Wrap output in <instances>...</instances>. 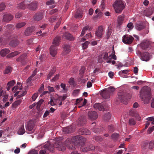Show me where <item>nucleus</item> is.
Masks as SVG:
<instances>
[{"instance_id":"f257e3e1","label":"nucleus","mask_w":154,"mask_h":154,"mask_svg":"<svg viewBox=\"0 0 154 154\" xmlns=\"http://www.w3.org/2000/svg\"><path fill=\"white\" fill-rule=\"evenodd\" d=\"M86 141V139L84 137L78 135L67 138L65 142V144L69 149H74L76 148L77 142L84 143Z\"/></svg>"},{"instance_id":"f03ea898","label":"nucleus","mask_w":154,"mask_h":154,"mask_svg":"<svg viewBox=\"0 0 154 154\" xmlns=\"http://www.w3.org/2000/svg\"><path fill=\"white\" fill-rule=\"evenodd\" d=\"M140 96L141 100L145 104H147L149 102L151 98V93L150 88L148 86H144L142 88L140 92Z\"/></svg>"},{"instance_id":"7ed1b4c3","label":"nucleus","mask_w":154,"mask_h":154,"mask_svg":"<svg viewBox=\"0 0 154 154\" xmlns=\"http://www.w3.org/2000/svg\"><path fill=\"white\" fill-rule=\"evenodd\" d=\"M125 3L121 0H116L113 4V7L116 13H121L125 8Z\"/></svg>"},{"instance_id":"20e7f679","label":"nucleus","mask_w":154,"mask_h":154,"mask_svg":"<svg viewBox=\"0 0 154 154\" xmlns=\"http://www.w3.org/2000/svg\"><path fill=\"white\" fill-rule=\"evenodd\" d=\"M131 98V94L126 92H120L118 94L117 100L124 104L127 103L128 99Z\"/></svg>"},{"instance_id":"39448f33","label":"nucleus","mask_w":154,"mask_h":154,"mask_svg":"<svg viewBox=\"0 0 154 154\" xmlns=\"http://www.w3.org/2000/svg\"><path fill=\"white\" fill-rule=\"evenodd\" d=\"M115 91V88L112 86L109 87L107 89H104L100 93V95L105 99H108L110 98Z\"/></svg>"},{"instance_id":"423d86ee","label":"nucleus","mask_w":154,"mask_h":154,"mask_svg":"<svg viewBox=\"0 0 154 154\" xmlns=\"http://www.w3.org/2000/svg\"><path fill=\"white\" fill-rule=\"evenodd\" d=\"M52 152L53 151V144L47 142L43 146L39 152V154H46L47 153V151Z\"/></svg>"},{"instance_id":"0eeeda50","label":"nucleus","mask_w":154,"mask_h":154,"mask_svg":"<svg viewBox=\"0 0 154 154\" xmlns=\"http://www.w3.org/2000/svg\"><path fill=\"white\" fill-rule=\"evenodd\" d=\"M9 40H10L9 43V45L12 47H17L19 44V42L17 40V36L14 34L10 36L8 38Z\"/></svg>"},{"instance_id":"6e6552de","label":"nucleus","mask_w":154,"mask_h":154,"mask_svg":"<svg viewBox=\"0 0 154 154\" xmlns=\"http://www.w3.org/2000/svg\"><path fill=\"white\" fill-rule=\"evenodd\" d=\"M94 146L92 144H87L82 146L80 148V150L83 152H85L89 151H92L95 149Z\"/></svg>"},{"instance_id":"1a4fd4ad","label":"nucleus","mask_w":154,"mask_h":154,"mask_svg":"<svg viewBox=\"0 0 154 154\" xmlns=\"http://www.w3.org/2000/svg\"><path fill=\"white\" fill-rule=\"evenodd\" d=\"M53 146V149L55 147L60 151H64L66 149V146L60 140L56 141Z\"/></svg>"},{"instance_id":"9d476101","label":"nucleus","mask_w":154,"mask_h":154,"mask_svg":"<svg viewBox=\"0 0 154 154\" xmlns=\"http://www.w3.org/2000/svg\"><path fill=\"white\" fill-rule=\"evenodd\" d=\"M134 39V38L129 35H124L122 38V42L125 44H131Z\"/></svg>"},{"instance_id":"9b49d317","label":"nucleus","mask_w":154,"mask_h":154,"mask_svg":"<svg viewBox=\"0 0 154 154\" xmlns=\"http://www.w3.org/2000/svg\"><path fill=\"white\" fill-rule=\"evenodd\" d=\"M88 115L89 118L91 120H95L98 117L97 112L94 111H89L88 112Z\"/></svg>"},{"instance_id":"f8f14e48","label":"nucleus","mask_w":154,"mask_h":154,"mask_svg":"<svg viewBox=\"0 0 154 154\" xmlns=\"http://www.w3.org/2000/svg\"><path fill=\"white\" fill-rule=\"evenodd\" d=\"M103 27L102 26H100L98 27V29L96 31L95 35L99 38H101L103 35Z\"/></svg>"},{"instance_id":"ddd939ff","label":"nucleus","mask_w":154,"mask_h":154,"mask_svg":"<svg viewBox=\"0 0 154 154\" xmlns=\"http://www.w3.org/2000/svg\"><path fill=\"white\" fill-rule=\"evenodd\" d=\"M13 16L10 14H5L3 16L2 21L8 22L13 19Z\"/></svg>"},{"instance_id":"4468645a","label":"nucleus","mask_w":154,"mask_h":154,"mask_svg":"<svg viewBox=\"0 0 154 154\" xmlns=\"http://www.w3.org/2000/svg\"><path fill=\"white\" fill-rule=\"evenodd\" d=\"M35 27H28L26 29L24 32V34L26 36H29L31 35L32 32L35 31Z\"/></svg>"},{"instance_id":"2eb2a0df","label":"nucleus","mask_w":154,"mask_h":154,"mask_svg":"<svg viewBox=\"0 0 154 154\" xmlns=\"http://www.w3.org/2000/svg\"><path fill=\"white\" fill-rule=\"evenodd\" d=\"M150 45V42L146 40L143 41L140 44L141 48L143 50L147 49L149 47Z\"/></svg>"},{"instance_id":"dca6fc26","label":"nucleus","mask_w":154,"mask_h":154,"mask_svg":"<svg viewBox=\"0 0 154 154\" xmlns=\"http://www.w3.org/2000/svg\"><path fill=\"white\" fill-rule=\"evenodd\" d=\"M43 13L40 12L36 13L34 16L33 19L35 21H38L42 20L43 17Z\"/></svg>"},{"instance_id":"f3484780","label":"nucleus","mask_w":154,"mask_h":154,"mask_svg":"<svg viewBox=\"0 0 154 154\" xmlns=\"http://www.w3.org/2000/svg\"><path fill=\"white\" fill-rule=\"evenodd\" d=\"M50 54L53 57H54L57 53V49L56 46L51 45L50 48Z\"/></svg>"},{"instance_id":"a211bd4d","label":"nucleus","mask_w":154,"mask_h":154,"mask_svg":"<svg viewBox=\"0 0 154 154\" xmlns=\"http://www.w3.org/2000/svg\"><path fill=\"white\" fill-rule=\"evenodd\" d=\"M27 7L31 10L35 11L37 8V3L36 1L33 2L28 5Z\"/></svg>"},{"instance_id":"6ab92c4d","label":"nucleus","mask_w":154,"mask_h":154,"mask_svg":"<svg viewBox=\"0 0 154 154\" xmlns=\"http://www.w3.org/2000/svg\"><path fill=\"white\" fill-rule=\"evenodd\" d=\"M79 134L84 135H89L91 134V132L88 129L84 128H82L78 130Z\"/></svg>"},{"instance_id":"aec40b11","label":"nucleus","mask_w":154,"mask_h":154,"mask_svg":"<svg viewBox=\"0 0 154 154\" xmlns=\"http://www.w3.org/2000/svg\"><path fill=\"white\" fill-rule=\"evenodd\" d=\"M150 59V55L147 52L143 53L141 58L142 60L147 61H149Z\"/></svg>"},{"instance_id":"412c9836","label":"nucleus","mask_w":154,"mask_h":154,"mask_svg":"<svg viewBox=\"0 0 154 154\" xmlns=\"http://www.w3.org/2000/svg\"><path fill=\"white\" fill-rule=\"evenodd\" d=\"M78 124L82 125L85 124L86 122L85 116H82L80 117L78 120Z\"/></svg>"},{"instance_id":"4be33fe9","label":"nucleus","mask_w":154,"mask_h":154,"mask_svg":"<svg viewBox=\"0 0 154 154\" xmlns=\"http://www.w3.org/2000/svg\"><path fill=\"white\" fill-rule=\"evenodd\" d=\"M70 51V46L69 45H65L63 47V53L64 54H67Z\"/></svg>"},{"instance_id":"5701e85b","label":"nucleus","mask_w":154,"mask_h":154,"mask_svg":"<svg viewBox=\"0 0 154 154\" xmlns=\"http://www.w3.org/2000/svg\"><path fill=\"white\" fill-rule=\"evenodd\" d=\"M27 5L26 2H23L18 5L17 8L20 9H25L26 8Z\"/></svg>"},{"instance_id":"b1692460","label":"nucleus","mask_w":154,"mask_h":154,"mask_svg":"<svg viewBox=\"0 0 154 154\" xmlns=\"http://www.w3.org/2000/svg\"><path fill=\"white\" fill-rule=\"evenodd\" d=\"M34 125L30 122H28L27 124L26 129V130L29 131H33V128Z\"/></svg>"},{"instance_id":"393cba45","label":"nucleus","mask_w":154,"mask_h":154,"mask_svg":"<svg viewBox=\"0 0 154 154\" xmlns=\"http://www.w3.org/2000/svg\"><path fill=\"white\" fill-rule=\"evenodd\" d=\"M16 82L14 80H12L8 82L7 84V90L8 91H9L11 88L15 84Z\"/></svg>"},{"instance_id":"a878e982","label":"nucleus","mask_w":154,"mask_h":154,"mask_svg":"<svg viewBox=\"0 0 154 154\" xmlns=\"http://www.w3.org/2000/svg\"><path fill=\"white\" fill-rule=\"evenodd\" d=\"M63 36L66 38L70 41L74 40V37L70 33L68 32H65L63 35Z\"/></svg>"},{"instance_id":"bb28decb","label":"nucleus","mask_w":154,"mask_h":154,"mask_svg":"<svg viewBox=\"0 0 154 154\" xmlns=\"http://www.w3.org/2000/svg\"><path fill=\"white\" fill-rule=\"evenodd\" d=\"M60 37L59 36H57L54 39L53 44L54 46H57L59 45L60 42Z\"/></svg>"},{"instance_id":"cd10ccee","label":"nucleus","mask_w":154,"mask_h":154,"mask_svg":"<svg viewBox=\"0 0 154 154\" xmlns=\"http://www.w3.org/2000/svg\"><path fill=\"white\" fill-rule=\"evenodd\" d=\"M94 107V108L98 109L99 110L103 111V104H102L101 103H97L95 104Z\"/></svg>"},{"instance_id":"c85d7f7f","label":"nucleus","mask_w":154,"mask_h":154,"mask_svg":"<svg viewBox=\"0 0 154 154\" xmlns=\"http://www.w3.org/2000/svg\"><path fill=\"white\" fill-rule=\"evenodd\" d=\"M10 52L9 49L5 48L1 50L0 52L1 55L3 57L5 56Z\"/></svg>"},{"instance_id":"c756f323","label":"nucleus","mask_w":154,"mask_h":154,"mask_svg":"<svg viewBox=\"0 0 154 154\" xmlns=\"http://www.w3.org/2000/svg\"><path fill=\"white\" fill-rule=\"evenodd\" d=\"M56 71V68L54 67L50 71L49 73L48 74L47 77V79L48 80L50 79L51 77H52L53 75L54 74Z\"/></svg>"},{"instance_id":"7c9ffc66","label":"nucleus","mask_w":154,"mask_h":154,"mask_svg":"<svg viewBox=\"0 0 154 154\" xmlns=\"http://www.w3.org/2000/svg\"><path fill=\"white\" fill-rule=\"evenodd\" d=\"M26 56V54H24L20 56L16 60L17 61H21L22 64H24L25 63H23V61L24 60Z\"/></svg>"},{"instance_id":"2f4dec72","label":"nucleus","mask_w":154,"mask_h":154,"mask_svg":"<svg viewBox=\"0 0 154 154\" xmlns=\"http://www.w3.org/2000/svg\"><path fill=\"white\" fill-rule=\"evenodd\" d=\"M111 117V114L109 112H107L104 115L103 119L105 121H107L110 119Z\"/></svg>"},{"instance_id":"473e14b6","label":"nucleus","mask_w":154,"mask_h":154,"mask_svg":"<svg viewBox=\"0 0 154 154\" xmlns=\"http://www.w3.org/2000/svg\"><path fill=\"white\" fill-rule=\"evenodd\" d=\"M124 17L123 15H122L119 16L118 18V24L120 26L122 23Z\"/></svg>"},{"instance_id":"72a5a7b5","label":"nucleus","mask_w":154,"mask_h":154,"mask_svg":"<svg viewBox=\"0 0 154 154\" xmlns=\"http://www.w3.org/2000/svg\"><path fill=\"white\" fill-rule=\"evenodd\" d=\"M20 53V52L19 51H16L14 52H12L9 54L8 55V57H13L19 54Z\"/></svg>"},{"instance_id":"f704fd0d","label":"nucleus","mask_w":154,"mask_h":154,"mask_svg":"<svg viewBox=\"0 0 154 154\" xmlns=\"http://www.w3.org/2000/svg\"><path fill=\"white\" fill-rule=\"evenodd\" d=\"M12 69L10 66H7L4 71V73L5 74H8L11 72Z\"/></svg>"},{"instance_id":"c9c22d12","label":"nucleus","mask_w":154,"mask_h":154,"mask_svg":"<svg viewBox=\"0 0 154 154\" xmlns=\"http://www.w3.org/2000/svg\"><path fill=\"white\" fill-rule=\"evenodd\" d=\"M25 132V130L24 128V126L22 125L19 129L18 133L19 134L22 135Z\"/></svg>"},{"instance_id":"e433bc0d","label":"nucleus","mask_w":154,"mask_h":154,"mask_svg":"<svg viewBox=\"0 0 154 154\" xmlns=\"http://www.w3.org/2000/svg\"><path fill=\"white\" fill-rule=\"evenodd\" d=\"M128 123L130 125H134L136 124V121L134 118H131L129 120Z\"/></svg>"},{"instance_id":"4c0bfd02","label":"nucleus","mask_w":154,"mask_h":154,"mask_svg":"<svg viewBox=\"0 0 154 154\" xmlns=\"http://www.w3.org/2000/svg\"><path fill=\"white\" fill-rule=\"evenodd\" d=\"M111 54L109 56L108 53L105 52L101 55V56L102 57H103V59L106 60L108 59L109 58L111 57Z\"/></svg>"},{"instance_id":"58836bf2","label":"nucleus","mask_w":154,"mask_h":154,"mask_svg":"<svg viewBox=\"0 0 154 154\" xmlns=\"http://www.w3.org/2000/svg\"><path fill=\"white\" fill-rule=\"evenodd\" d=\"M129 72V71L128 69H126L125 70H121L119 72V75L122 77H124L123 75V74H127Z\"/></svg>"},{"instance_id":"ea45409f","label":"nucleus","mask_w":154,"mask_h":154,"mask_svg":"<svg viewBox=\"0 0 154 154\" xmlns=\"http://www.w3.org/2000/svg\"><path fill=\"white\" fill-rule=\"evenodd\" d=\"M119 135L117 133H114L112 134L111 136V137L113 140H117L119 138Z\"/></svg>"},{"instance_id":"a19ab883","label":"nucleus","mask_w":154,"mask_h":154,"mask_svg":"<svg viewBox=\"0 0 154 154\" xmlns=\"http://www.w3.org/2000/svg\"><path fill=\"white\" fill-rule=\"evenodd\" d=\"M21 101L20 100H18L15 101L12 104V106L13 108H16L18 105L20 103Z\"/></svg>"},{"instance_id":"79ce46f5","label":"nucleus","mask_w":154,"mask_h":154,"mask_svg":"<svg viewBox=\"0 0 154 154\" xmlns=\"http://www.w3.org/2000/svg\"><path fill=\"white\" fill-rule=\"evenodd\" d=\"M26 24L25 22L19 23H17L16 26L17 29H20L24 26Z\"/></svg>"},{"instance_id":"37998d69","label":"nucleus","mask_w":154,"mask_h":154,"mask_svg":"<svg viewBox=\"0 0 154 154\" xmlns=\"http://www.w3.org/2000/svg\"><path fill=\"white\" fill-rule=\"evenodd\" d=\"M145 27L142 24H137L136 25V28L138 30H141Z\"/></svg>"},{"instance_id":"c03bdc74","label":"nucleus","mask_w":154,"mask_h":154,"mask_svg":"<svg viewBox=\"0 0 154 154\" xmlns=\"http://www.w3.org/2000/svg\"><path fill=\"white\" fill-rule=\"evenodd\" d=\"M141 148L143 150L148 149V143L145 142L143 143L141 146Z\"/></svg>"},{"instance_id":"a18cd8bd","label":"nucleus","mask_w":154,"mask_h":154,"mask_svg":"<svg viewBox=\"0 0 154 154\" xmlns=\"http://www.w3.org/2000/svg\"><path fill=\"white\" fill-rule=\"evenodd\" d=\"M6 28L7 29V31H11L14 29V25L12 24H8L5 26Z\"/></svg>"},{"instance_id":"49530a36","label":"nucleus","mask_w":154,"mask_h":154,"mask_svg":"<svg viewBox=\"0 0 154 154\" xmlns=\"http://www.w3.org/2000/svg\"><path fill=\"white\" fill-rule=\"evenodd\" d=\"M82 17V13L80 11H77L75 14V18H81Z\"/></svg>"},{"instance_id":"de8ad7c7","label":"nucleus","mask_w":154,"mask_h":154,"mask_svg":"<svg viewBox=\"0 0 154 154\" xmlns=\"http://www.w3.org/2000/svg\"><path fill=\"white\" fill-rule=\"evenodd\" d=\"M108 132L109 133H111L114 131V128L113 126L112 125H110L108 126Z\"/></svg>"},{"instance_id":"09e8293b","label":"nucleus","mask_w":154,"mask_h":154,"mask_svg":"<svg viewBox=\"0 0 154 154\" xmlns=\"http://www.w3.org/2000/svg\"><path fill=\"white\" fill-rule=\"evenodd\" d=\"M112 33V30L111 29H109V28L107 30V33L106 34V38L107 39L109 38L111 34Z\"/></svg>"},{"instance_id":"8fccbe9b","label":"nucleus","mask_w":154,"mask_h":154,"mask_svg":"<svg viewBox=\"0 0 154 154\" xmlns=\"http://www.w3.org/2000/svg\"><path fill=\"white\" fill-rule=\"evenodd\" d=\"M93 139L97 142H100L103 140L102 138L100 136H96L94 137Z\"/></svg>"},{"instance_id":"3c124183","label":"nucleus","mask_w":154,"mask_h":154,"mask_svg":"<svg viewBox=\"0 0 154 154\" xmlns=\"http://www.w3.org/2000/svg\"><path fill=\"white\" fill-rule=\"evenodd\" d=\"M5 5L4 3L2 2L0 4V11H2L4 10L5 8Z\"/></svg>"},{"instance_id":"603ef678","label":"nucleus","mask_w":154,"mask_h":154,"mask_svg":"<svg viewBox=\"0 0 154 154\" xmlns=\"http://www.w3.org/2000/svg\"><path fill=\"white\" fill-rule=\"evenodd\" d=\"M103 111L105 110L108 111L109 109V107L106 103H103Z\"/></svg>"},{"instance_id":"864d4df0","label":"nucleus","mask_w":154,"mask_h":154,"mask_svg":"<svg viewBox=\"0 0 154 154\" xmlns=\"http://www.w3.org/2000/svg\"><path fill=\"white\" fill-rule=\"evenodd\" d=\"M6 94V92L2 90V88H0V97L2 96L3 97Z\"/></svg>"},{"instance_id":"5fc2aeb1","label":"nucleus","mask_w":154,"mask_h":154,"mask_svg":"<svg viewBox=\"0 0 154 154\" xmlns=\"http://www.w3.org/2000/svg\"><path fill=\"white\" fill-rule=\"evenodd\" d=\"M89 42L88 41H86L85 42L82 44V48L83 49H85L88 47V45L89 44Z\"/></svg>"},{"instance_id":"6e6d98bb","label":"nucleus","mask_w":154,"mask_h":154,"mask_svg":"<svg viewBox=\"0 0 154 154\" xmlns=\"http://www.w3.org/2000/svg\"><path fill=\"white\" fill-rule=\"evenodd\" d=\"M154 147L153 141H151L148 143V149H152Z\"/></svg>"},{"instance_id":"4d7b16f0","label":"nucleus","mask_w":154,"mask_h":154,"mask_svg":"<svg viewBox=\"0 0 154 154\" xmlns=\"http://www.w3.org/2000/svg\"><path fill=\"white\" fill-rule=\"evenodd\" d=\"M57 9H54L50 11H48L47 12H48L49 14L52 15L57 12Z\"/></svg>"},{"instance_id":"13d9d810","label":"nucleus","mask_w":154,"mask_h":154,"mask_svg":"<svg viewBox=\"0 0 154 154\" xmlns=\"http://www.w3.org/2000/svg\"><path fill=\"white\" fill-rule=\"evenodd\" d=\"M92 130L93 132L96 133H99L100 131L99 130V128H97L96 127H94L92 128Z\"/></svg>"},{"instance_id":"bf43d9fd","label":"nucleus","mask_w":154,"mask_h":154,"mask_svg":"<svg viewBox=\"0 0 154 154\" xmlns=\"http://www.w3.org/2000/svg\"><path fill=\"white\" fill-rule=\"evenodd\" d=\"M85 70V67L84 66H82L79 71L80 74L82 75L84 73Z\"/></svg>"},{"instance_id":"052dcab7","label":"nucleus","mask_w":154,"mask_h":154,"mask_svg":"<svg viewBox=\"0 0 154 154\" xmlns=\"http://www.w3.org/2000/svg\"><path fill=\"white\" fill-rule=\"evenodd\" d=\"M61 19H60L57 22L56 24V25L54 26V29H56L59 26L60 23H61Z\"/></svg>"},{"instance_id":"680f3d73","label":"nucleus","mask_w":154,"mask_h":154,"mask_svg":"<svg viewBox=\"0 0 154 154\" xmlns=\"http://www.w3.org/2000/svg\"><path fill=\"white\" fill-rule=\"evenodd\" d=\"M49 110H46L43 116V118H46V117L49 115L50 113Z\"/></svg>"},{"instance_id":"e2e57ef3","label":"nucleus","mask_w":154,"mask_h":154,"mask_svg":"<svg viewBox=\"0 0 154 154\" xmlns=\"http://www.w3.org/2000/svg\"><path fill=\"white\" fill-rule=\"evenodd\" d=\"M38 96V94L37 93H35L32 96V100L33 101H34Z\"/></svg>"},{"instance_id":"0e129e2a","label":"nucleus","mask_w":154,"mask_h":154,"mask_svg":"<svg viewBox=\"0 0 154 154\" xmlns=\"http://www.w3.org/2000/svg\"><path fill=\"white\" fill-rule=\"evenodd\" d=\"M29 153V154H38V152L37 150L32 149L30 151Z\"/></svg>"},{"instance_id":"69168bd1","label":"nucleus","mask_w":154,"mask_h":154,"mask_svg":"<svg viewBox=\"0 0 154 154\" xmlns=\"http://www.w3.org/2000/svg\"><path fill=\"white\" fill-rule=\"evenodd\" d=\"M22 16V13L21 12L17 13L15 15V17L17 18H19L21 17Z\"/></svg>"},{"instance_id":"338daca9","label":"nucleus","mask_w":154,"mask_h":154,"mask_svg":"<svg viewBox=\"0 0 154 154\" xmlns=\"http://www.w3.org/2000/svg\"><path fill=\"white\" fill-rule=\"evenodd\" d=\"M59 74H57L52 79L51 81H56V80H58V79H59Z\"/></svg>"},{"instance_id":"774afa93","label":"nucleus","mask_w":154,"mask_h":154,"mask_svg":"<svg viewBox=\"0 0 154 154\" xmlns=\"http://www.w3.org/2000/svg\"><path fill=\"white\" fill-rule=\"evenodd\" d=\"M3 97V102H6L7 100H8V95L7 94L4 95V96Z\"/></svg>"}]
</instances>
